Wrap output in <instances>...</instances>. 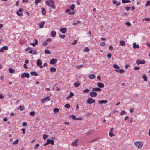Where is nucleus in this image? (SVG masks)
Returning <instances> with one entry per match:
<instances>
[{
  "instance_id": "nucleus-40",
  "label": "nucleus",
  "mask_w": 150,
  "mask_h": 150,
  "mask_svg": "<svg viewBox=\"0 0 150 150\" xmlns=\"http://www.w3.org/2000/svg\"><path fill=\"white\" fill-rule=\"evenodd\" d=\"M41 0H35V2L36 5H37L39 3L41 2Z\"/></svg>"
},
{
  "instance_id": "nucleus-43",
  "label": "nucleus",
  "mask_w": 150,
  "mask_h": 150,
  "mask_svg": "<svg viewBox=\"0 0 150 150\" xmlns=\"http://www.w3.org/2000/svg\"><path fill=\"white\" fill-rule=\"evenodd\" d=\"M30 115L33 116H34L35 114V111H32L31 112H30Z\"/></svg>"
},
{
  "instance_id": "nucleus-46",
  "label": "nucleus",
  "mask_w": 150,
  "mask_h": 150,
  "mask_svg": "<svg viewBox=\"0 0 150 150\" xmlns=\"http://www.w3.org/2000/svg\"><path fill=\"white\" fill-rule=\"evenodd\" d=\"M16 14L20 16H22L23 15V14L22 13H19L18 11H17L16 12Z\"/></svg>"
},
{
  "instance_id": "nucleus-61",
  "label": "nucleus",
  "mask_w": 150,
  "mask_h": 150,
  "mask_svg": "<svg viewBox=\"0 0 150 150\" xmlns=\"http://www.w3.org/2000/svg\"><path fill=\"white\" fill-rule=\"evenodd\" d=\"M77 42V41L76 40H75L74 41V42L72 43V44L73 45H74L76 44Z\"/></svg>"
},
{
  "instance_id": "nucleus-23",
  "label": "nucleus",
  "mask_w": 150,
  "mask_h": 150,
  "mask_svg": "<svg viewBox=\"0 0 150 150\" xmlns=\"http://www.w3.org/2000/svg\"><path fill=\"white\" fill-rule=\"evenodd\" d=\"M122 2L123 3H130L131 1L130 0H122Z\"/></svg>"
},
{
  "instance_id": "nucleus-51",
  "label": "nucleus",
  "mask_w": 150,
  "mask_h": 150,
  "mask_svg": "<svg viewBox=\"0 0 150 150\" xmlns=\"http://www.w3.org/2000/svg\"><path fill=\"white\" fill-rule=\"evenodd\" d=\"M64 106L66 108H70V105L69 104H65Z\"/></svg>"
},
{
  "instance_id": "nucleus-41",
  "label": "nucleus",
  "mask_w": 150,
  "mask_h": 150,
  "mask_svg": "<svg viewBox=\"0 0 150 150\" xmlns=\"http://www.w3.org/2000/svg\"><path fill=\"white\" fill-rule=\"evenodd\" d=\"M89 91L90 90L89 89H87L83 90V92L85 93H88L89 92Z\"/></svg>"
},
{
  "instance_id": "nucleus-56",
  "label": "nucleus",
  "mask_w": 150,
  "mask_h": 150,
  "mask_svg": "<svg viewBox=\"0 0 150 150\" xmlns=\"http://www.w3.org/2000/svg\"><path fill=\"white\" fill-rule=\"evenodd\" d=\"M112 56L111 54L110 53H108L107 54V57L109 58H110Z\"/></svg>"
},
{
  "instance_id": "nucleus-14",
  "label": "nucleus",
  "mask_w": 150,
  "mask_h": 150,
  "mask_svg": "<svg viewBox=\"0 0 150 150\" xmlns=\"http://www.w3.org/2000/svg\"><path fill=\"white\" fill-rule=\"evenodd\" d=\"M98 103L100 105L102 104H106L107 103V101L105 100H101L98 101Z\"/></svg>"
},
{
  "instance_id": "nucleus-15",
  "label": "nucleus",
  "mask_w": 150,
  "mask_h": 150,
  "mask_svg": "<svg viewBox=\"0 0 150 150\" xmlns=\"http://www.w3.org/2000/svg\"><path fill=\"white\" fill-rule=\"evenodd\" d=\"M34 41L35 43H31V45L33 47L35 46L36 45L38 44V41L36 39L34 40Z\"/></svg>"
},
{
  "instance_id": "nucleus-31",
  "label": "nucleus",
  "mask_w": 150,
  "mask_h": 150,
  "mask_svg": "<svg viewBox=\"0 0 150 150\" xmlns=\"http://www.w3.org/2000/svg\"><path fill=\"white\" fill-rule=\"evenodd\" d=\"M120 45L122 46H124L125 44V42L123 41H121L120 42Z\"/></svg>"
},
{
  "instance_id": "nucleus-35",
  "label": "nucleus",
  "mask_w": 150,
  "mask_h": 150,
  "mask_svg": "<svg viewBox=\"0 0 150 150\" xmlns=\"http://www.w3.org/2000/svg\"><path fill=\"white\" fill-rule=\"evenodd\" d=\"M48 135H46L44 134L43 135V138L44 140H45L48 137Z\"/></svg>"
},
{
  "instance_id": "nucleus-47",
  "label": "nucleus",
  "mask_w": 150,
  "mask_h": 150,
  "mask_svg": "<svg viewBox=\"0 0 150 150\" xmlns=\"http://www.w3.org/2000/svg\"><path fill=\"white\" fill-rule=\"evenodd\" d=\"M59 36L60 37V38H61L64 39L65 36V35H61L59 34Z\"/></svg>"
},
{
  "instance_id": "nucleus-57",
  "label": "nucleus",
  "mask_w": 150,
  "mask_h": 150,
  "mask_svg": "<svg viewBox=\"0 0 150 150\" xmlns=\"http://www.w3.org/2000/svg\"><path fill=\"white\" fill-rule=\"evenodd\" d=\"M71 116L72 117V119L76 120V116L75 115H72Z\"/></svg>"
},
{
  "instance_id": "nucleus-37",
  "label": "nucleus",
  "mask_w": 150,
  "mask_h": 150,
  "mask_svg": "<svg viewBox=\"0 0 150 150\" xmlns=\"http://www.w3.org/2000/svg\"><path fill=\"white\" fill-rule=\"evenodd\" d=\"M113 67L115 69H119V66L116 64H115L113 65Z\"/></svg>"
},
{
  "instance_id": "nucleus-50",
  "label": "nucleus",
  "mask_w": 150,
  "mask_h": 150,
  "mask_svg": "<svg viewBox=\"0 0 150 150\" xmlns=\"http://www.w3.org/2000/svg\"><path fill=\"white\" fill-rule=\"evenodd\" d=\"M81 22V21H78L74 23V25H77L78 24H79Z\"/></svg>"
},
{
  "instance_id": "nucleus-33",
  "label": "nucleus",
  "mask_w": 150,
  "mask_h": 150,
  "mask_svg": "<svg viewBox=\"0 0 150 150\" xmlns=\"http://www.w3.org/2000/svg\"><path fill=\"white\" fill-rule=\"evenodd\" d=\"M19 142V140L18 139H17L15 141H14L13 143V145H16Z\"/></svg>"
},
{
  "instance_id": "nucleus-28",
  "label": "nucleus",
  "mask_w": 150,
  "mask_h": 150,
  "mask_svg": "<svg viewBox=\"0 0 150 150\" xmlns=\"http://www.w3.org/2000/svg\"><path fill=\"white\" fill-rule=\"evenodd\" d=\"M19 108L20 110L23 111L25 109V107L24 106H20Z\"/></svg>"
},
{
  "instance_id": "nucleus-2",
  "label": "nucleus",
  "mask_w": 150,
  "mask_h": 150,
  "mask_svg": "<svg viewBox=\"0 0 150 150\" xmlns=\"http://www.w3.org/2000/svg\"><path fill=\"white\" fill-rule=\"evenodd\" d=\"M134 144L135 146L138 149H140L142 148L143 146V143L139 141H136L134 142Z\"/></svg>"
},
{
  "instance_id": "nucleus-38",
  "label": "nucleus",
  "mask_w": 150,
  "mask_h": 150,
  "mask_svg": "<svg viewBox=\"0 0 150 150\" xmlns=\"http://www.w3.org/2000/svg\"><path fill=\"white\" fill-rule=\"evenodd\" d=\"M80 85V83H74V86L75 87H78Z\"/></svg>"
},
{
  "instance_id": "nucleus-25",
  "label": "nucleus",
  "mask_w": 150,
  "mask_h": 150,
  "mask_svg": "<svg viewBox=\"0 0 150 150\" xmlns=\"http://www.w3.org/2000/svg\"><path fill=\"white\" fill-rule=\"evenodd\" d=\"M56 32L53 31H52L51 34V36L53 37H54L56 35Z\"/></svg>"
},
{
  "instance_id": "nucleus-60",
  "label": "nucleus",
  "mask_w": 150,
  "mask_h": 150,
  "mask_svg": "<svg viewBox=\"0 0 150 150\" xmlns=\"http://www.w3.org/2000/svg\"><path fill=\"white\" fill-rule=\"evenodd\" d=\"M47 44V42L46 41L43 43V45L44 46H46Z\"/></svg>"
},
{
  "instance_id": "nucleus-7",
  "label": "nucleus",
  "mask_w": 150,
  "mask_h": 150,
  "mask_svg": "<svg viewBox=\"0 0 150 150\" xmlns=\"http://www.w3.org/2000/svg\"><path fill=\"white\" fill-rule=\"evenodd\" d=\"M37 64L40 68H42L43 66L42 65V62L40 59H38L37 61Z\"/></svg>"
},
{
  "instance_id": "nucleus-32",
  "label": "nucleus",
  "mask_w": 150,
  "mask_h": 150,
  "mask_svg": "<svg viewBox=\"0 0 150 150\" xmlns=\"http://www.w3.org/2000/svg\"><path fill=\"white\" fill-rule=\"evenodd\" d=\"M59 111V109L58 108H54L53 110V111L55 113H56L58 112Z\"/></svg>"
},
{
  "instance_id": "nucleus-44",
  "label": "nucleus",
  "mask_w": 150,
  "mask_h": 150,
  "mask_svg": "<svg viewBox=\"0 0 150 150\" xmlns=\"http://www.w3.org/2000/svg\"><path fill=\"white\" fill-rule=\"evenodd\" d=\"M148 5H150V1L148 0L147 1V3L145 5V6L147 7L148 6Z\"/></svg>"
},
{
  "instance_id": "nucleus-54",
  "label": "nucleus",
  "mask_w": 150,
  "mask_h": 150,
  "mask_svg": "<svg viewBox=\"0 0 150 150\" xmlns=\"http://www.w3.org/2000/svg\"><path fill=\"white\" fill-rule=\"evenodd\" d=\"M27 125V124L25 122H24L22 124V125L23 126H26Z\"/></svg>"
},
{
  "instance_id": "nucleus-52",
  "label": "nucleus",
  "mask_w": 150,
  "mask_h": 150,
  "mask_svg": "<svg viewBox=\"0 0 150 150\" xmlns=\"http://www.w3.org/2000/svg\"><path fill=\"white\" fill-rule=\"evenodd\" d=\"M39 146V144H37L36 145L34 146V148L35 149H37L38 148Z\"/></svg>"
},
{
  "instance_id": "nucleus-49",
  "label": "nucleus",
  "mask_w": 150,
  "mask_h": 150,
  "mask_svg": "<svg viewBox=\"0 0 150 150\" xmlns=\"http://www.w3.org/2000/svg\"><path fill=\"white\" fill-rule=\"evenodd\" d=\"M45 101H49L50 100L49 97H46L44 98Z\"/></svg>"
},
{
  "instance_id": "nucleus-5",
  "label": "nucleus",
  "mask_w": 150,
  "mask_h": 150,
  "mask_svg": "<svg viewBox=\"0 0 150 150\" xmlns=\"http://www.w3.org/2000/svg\"><path fill=\"white\" fill-rule=\"evenodd\" d=\"M87 103L89 104H91L92 103H94L95 102V100H93L91 98H88L87 101Z\"/></svg>"
},
{
  "instance_id": "nucleus-18",
  "label": "nucleus",
  "mask_w": 150,
  "mask_h": 150,
  "mask_svg": "<svg viewBox=\"0 0 150 150\" xmlns=\"http://www.w3.org/2000/svg\"><path fill=\"white\" fill-rule=\"evenodd\" d=\"M92 90L93 91H101L102 89L96 87L93 88Z\"/></svg>"
},
{
  "instance_id": "nucleus-4",
  "label": "nucleus",
  "mask_w": 150,
  "mask_h": 150,
  "mask_svg": "<svg viewBox=\"0 0 150 150\" xmlns=\"http://www.w3.org/2000/svg\"><path fill=\"white\" fill-rule=\"evenodd\" d=\"M136 63L138 65L140 64H144L146 63V61L145 60L143 59L142 60H137L136 62Z\"/></svg>"
},
{
  "instance_id": "nucleus-53",
  "label": "nucleus",
  "mask_w": 150,
  "mask_h": 150,
  "mask_svg": "<svg viewBox=\"0 0 150 150\" xmlns=\"http://www.w3.org/2000/svg\"><path fill=\"white\" fill-rule=\"evenodd\" d=\"M134 69L136 70H139L140 68L138 67H134Z\"/></svg>"
},
{
  "instance_id": "nucleus-24",
  "label": "nucleus",
  "mask_w": 150,
  "mask_h": 150,
  "mask_svg": "<svg viewBox=\"0 0 150 150\" xmlns=\"http://www.w3.org/2000/svg\"><path fill=\"white\" fill-rule=\"evenodd\" d=\"M89 77L91 79H94L95 78V75L94 74H92L89 76Z\"/></svg>"
},
{
  "instance_id": "nucleus-48",
  "label": "nucleus",
  "mask_w": 150,
  "mask_h": 150,
  "mask_svg": "<svg viewBox=\"0 0 150 150\" xmlns=\"http://www.w3.org/2000/svg\"><path fill=\"white\" fill-rule=\"evenodd\" d=\"M126 113V112L124 110H123L120 113V114L121 115H123Z\"/></svg>"
},
{
  "instance_id": "nucleus-27",
  "label": "nucleus",
  "mask_w": 150,
  "mask_h": 150,
  "mask_svg": "<svg viewBox=\"0 0 150 150\" xmlns=\"http://www.w3.org/2000/svg\"><path fill=\"white\" fill-rule=\"evenodd\" d=\"M50 71L51 72H55L56 71V68H54V67H51L50 68Z\"/></svg>"
},
{
  "instance_id": "nucleus-20",
  "label": "nucleus",
  "mask_w": 150,
  "mask_h": 150,
  "mask_svg": "<svg viewBox=\"0 0 150 150\" xmlns=\"http://www.w3.org/2000/svg\"><path fill=\"white\" fill-rule=\"evenodd\" d=\"M133 47L134 48H139V46L138 44H137L135 43H134L133 44Z\"/></svg>"
},
{
  "instance_id": "nucleus-1",
  "label": "nucleus",
  "mask_w": 150,
  "mask_h": 150,
  "mask_svg": "<svg viewBox=\"0 0 150 150\" xmlns=\"http://www.w3.org/2000/svg\"><path fill=\"white\" fill-rule=\"evenodd\" d=\"M46 4L51 7L55 9V6L53 0H46Z\"/></svg>"
},
{
  "instance_id": "nucleus-21",
  "label": "nucleus",
  "mask_w": 150,
  "mask_h": 150,
  "mask_svg": "<svg viewBox=\"0 0 150 150\" xmlns=\"http://www.w3.org/2000/svg\"><path fill=\"white\" fill-rule=\"evenodd\" d=\"M47 141L48 142L49 144H51L52 145H53L54 144V141L52 139H48L47 140Z\"/></svg>"
},
{
  "instance_id": "nucleus-10",
  "label": "nucleus",
  "mask_w": 150,
  "mask_h": 150,
  "mask_svg": "<svg viewBox=\"0 0 150 150\" xmlns=\"http://www.w3.org/2000/svg\"><path fill=\"white\" fill-rule=\"evenodd\" d=\"M114 129L113 128H111L110 129V131L109 132V134L110 136L112 137L114 136V134L113 133Z\"/></svg>"
},
{
  "instance_id": "nucleus-62",
  "label": "nucleus",
  "mask_w": 150,
  "mask_h": 150,
  "mask_svg": "<svg viewBox=\"0 0 150 150\" xmlns=\"http://www.w3.org/2000/svg\"><path fill=\"white\" fill-rule=\"evenodd\" d=\"M21 130L23 131V134H25V129H24L22 128L21 129Z\"/></svg>"
},
{
  "instance_id": "nucleus-29",
  "label": "nucleus",
  "mask_w": 150,
  "mask_h": 150,
  "mask_svg": "<svg viewBox=\"0 0 150 150\" xmlns=\"http://www.w3.org/2000/svg\"><path fill=\"white\" fill-rule=\"evenodd\" d=\"M9 72L11 73H14L15 72V70L12 68H10L9 69Z\"/></svg>"
},
{
  "instance_id": "nucleus-16",
  "label": "nucleus",
  "mask_w": 150,
  "mask_h": 150,
  "mask_svg": "<svg viewBox=\"0 0 150 150\" xmlns=\"http://www.w3.org/2000/svg\"><path fill=\"white\" fill-rule=\"evenodd\" d=\"M115 71L119 73L120 74H122L125 72V70L122 69H121L120 70H117V69H115Z\"/></svg>"
},
{
  "instance_id": "nucleus-26",
  "label": "nucleus",
  "mask_w": 150,
  "mask_h": 150,
  "mask_svg": "<svg viewBox=\"0 0 150 150\" xmlns=\"http://www.w3.org/2000/svg\"><path fill=\"white\" fill-rule=\"evenodd\" d=\"M30 74L32 75H34L35 76H37L38 75V74L37 72H35V71L31 72Z\"/></svg>"
},
{
  "instance_id": "nucleus-19",
  "label": "nucleus",
  "mask_w": 150,
  "mask_h": 150,
  "mask_svg": "<svg viewBox=\"0 0 150 150\" xmlns=\"http://www.w3.org/2000/svg\"><path fill=\"white\" fill-rule=\"evenodd\" d=\"M70 9H68L65 11V12L70 15H73L75 13L74 12H73V13L70 12Z\"/></svg>"
},
{
  "instance_id": "nucleus-34",
  "label": "nucleus",
  "mask_w": 150,
  "mask_h": 150,
  "mask_svg": "<svg viewBox=\"0 0 150 150\" xmlns=\"http://www.w3.org/2000/svg\"><path fill=\"white\" fill-rule=\"evenodd\" d=\"M143 78L145 81H147V78L145 75H144L143 77Z\"/></svg>"
},
{
  "instance_id": "nucleus-42",
  "label": "nucleus",
  "mask_w": 150,
  "mask_h": 150,
  "mask_svg": "<svg viewBox=\"0 0 150 150\" xmlns=\"http://www.w3.org/2000/svg\"><path fill=\"white\" fill-rule=\"evenodd\" d=\"M105 45V42H102L100 43V46H104Z\"/></svg>"
},
{
  "instance_id": "nucleus-63",
  "label": "nucleus",
  "mask_w": 150,
  "mask_h": 150,
  "mask_svg": "<svg viewBox=\"0 0 150 150\" xmlns=\"http://www.w3.org/2000/svg\"><path fill=\"white\" fill-rule=\"evenodd\" d=\"M4 97V96L2 94H0V99H3Z\"/></svg>"
},
{
  "instance_id": "nucleus-59",
  "label": "nucleus",
  "mask_w": 150,
  "mask_h": 150,
  "mask_svg": "<svg viewBox=\"0 0 150 150\" xmlns=\"http://www.w3.org/2000/svg\"><path fill=\"white\" fill-rule=\"evenodd\" d=\"M130 9V7H126L125 9L127 11H129Z\"/></svg>"
},
{
  "instance_id": "nucleus-17",
  "label": "nucleus",
  "mask_w": 150,
  "mask_h": 150,
  "mask_svg": "<svg viewBox=\"0 0 150 150\" xmlns=\"http://www.w3.org/2000/svg\"><path fill=\"white\" fill-rule=\"evenodd\" d=\"M45 24V22L42 21L41 23H40L39 25V28H42L44 27Z\"/></svg>"
},
{
  "instance_id": "nucleus-11",
  "label": "nucleus",
  "mask_w": 150,
  "mask_h": 150,
  "mask_svg": "<svg viewBox=\"0 0 150 150\" xmlns=\"http://www.w3.org/2000/svg\"><path fill=\"white\" fill-rule=\"evenodd\" d=\"M78 139H76L74 142L72 143L71 145L74 146H77L78 145Z\"/></svg>"
},
{
  "instance_id": "nucleus-6",
  "label": "nucleus",
  "mask_w": 150,
  "mask_h": 150,
  "mask_svg": "<svg viewBox=\"0 0 150 150\" xmlns=\"http://www.w3.org/2000/svg\"><path fill=\"white\" fill-rule=\"evenodd\" d=\"M8 47L6 46H4L0 48V52L3 53L4 52V50H8Z\"/></svg>"
},
{
  "instance_id": "nucleus-64",
  "label": "nucleus",
  "mask_w": 150,
  "mask_h": 150,
  "mask_svg": "<svg viewBox=\"0 0 150 150\" xmlns=\"http://www.w3.org/2000/svg\"><path fill=\"white\" fill-rule=\"evenodd\" d=\"M23 9L22 8H20L18 10V12H19L21 13L23 11Z\"/></svg>"
},
{
  "instance_id": "nucleus-22",
  "label": "nucleus",
  "mask_w": 150,
  "mask_h": 150,
  "mask_svg": "<svg viewBox=\"0 0 150 150\" xmlns=\"http://www.w3.org/2000/svg\"><path fill=\"white\" fill-rule=\"evenodd\" d=\"M42 10V14L43 15H45L46 14V11L44 8L42 7L41 8Z\"/></svg>"
},
{
  "instance_id": "nucleus-12",
  "label": "nucleus",
  "mask_w": 150,
  "mask_h": 150,
  "mask_svg": "<svg viewBox=\"0 0 150 150\" xmlns=\"http://www.w3.org/2000/svg\"><path fill=\"white\" fill-rule=\"evenodd\" d=\"M67 30V29L65 28H61L60 29V31L63 34H65Z\"/></svg>"
},
{
  "instance_id": "nucleus-8",
  "label": "nucleus",
  "mask_w": 150,
  "mask_h": 150,
  "mask_svg": "<svg viewBox=\"0 0 150 150\" xmlns=\"http://www.w3.org/2000/svg\"><path fill=\"white\" fill-rule=\"evenodd\" d=\"M57 61V59L53 58L51 59L50 61V64H54L56 63Z\"/></svg>"
},
{
  "instance_id": "nucleus-13",
  "label": "nucleus",
  "mask_w": 150,
  "mask_h": 150,
  "mask_svg": "<svg viewBox=\"0 0 150 150\" xmlns=\"http://www.w3.org/2000/svg\"><path fill=\"white\" fill-rule=\"evenodd\" d=\"M97 86L98 87L100 88H103L104 87V84L101 83H98L97 84Z\"/></svg>"
},
{
  "instance_id": "nucleus-36",
  "label": "nucleus",
  "mask_w": 150,
  "mask_h": 150,
  "mask_svg": "<svg viewBox=\"0 0 150 150\" xmlns=\"http://www.w3.org/2000/svg\"><path fill=\"white\" fill-rule=\"evenodd\" d=\"M75 5L74 4H72L70 7V8L72 10V11H73L74 8H75Z\"/></svg>"
},
{
  "instance_id": "nucleus-45",
  "label": "nucleus",
  "mask_w": 150,
  "mask_h": 150,
  "mask_svg": "<svg viewBox=\"0 0 150 150\" xmlns=\"http://www.w3.org/2000/svg\"><path fill=\"white\" fill-rule=\"evenodd\" d=\"M125 24L127 26H128L129 27H130L131 26V24L129 22H126L125 23Z\"/></svg>"
},
{
  "instance_id": "nucleus-30",
  "label": "nucleus",
  "mask_w": 150,
  "mask_h": 150,
  "mask_svg": "<svg viewBox=\"0 0 150 150\" xmlns=\"http://www.w3.org/2000/svg\"><path fill=\"white\" fill-rule=\"evenodd\" d=\"M45 53V54H51L50 52L48 50H45L44 51Z\"/></svg>"
},
{
  "instance_id": "nucleus-55",
  "label": "nucleus",
  "mask_w": 150,
  "mask_h": 150,
  "mask_svg": "<svg viewBox=\"0 0 150 150\" xmlns=\"http://www.w3.org/2000/svg\"><path fill=\"white\" fill-rule=\"evenodd\" d=\"M109 49L110 50H113V48L112 46H110L109 47Z\"/></svg>"
},
{
  "instance_id": "nucleus-58",
  "label": "nucleus",
  "mask_w": 150,
  "mask_h": 150,
  "mask_svg": "<svg viewBox=\"0 0 150 150\" xmlns=\"http://www.w3.org/2000/svg\"><path fill=\"white\" fill-rule=\"evenodd\" d=\"M74 93L72 92H70V96H69L71 98L72 96H74Z\"/></svg>"
},
{
  "instance_id": "nucleus-9",
  "label": "nucleus",
  "mask_w": 150,
  "mask_h": 150,
  "mask_svg": "<svg viewBox=\"0 0 150 150\" xmlns=\"http://www.w3.org/2000/svg\"><path fill=\"white\" fill-rule=\"evenodd\" d=\"M97 93L94 91L91 92L90 93V96L92 97H95L97 96Z\"/></svg>"
},
{
  "instance_id": "nucleus-3",
  "label": "nucleus",
  "mask_w": 150,
  "mask_h": 150,
  "mask_svg": "<svg viewBox=\"0 0 150 150\" xmlns=\"http://www.w3.org/2000/svg\"><path fill=\"white\" fill-rule=\"evenodd\" d=\"M30 77V74L28 73L25 72L22 73L21 74V78L23 79L24 78H29Z\"/></svg>"
},
{
  "instance_id": "nucleus-39",
  "label": "nucleus",
  "mask_w": 150,
  "mask_h": 150,
  "mask_svg": "<svg viewBox=\"0 0 150 150\" xmlns=\"http://www.w3.org/2000/svg\"><path fill=\"white\" fill-rule=\"evenodd\" d=\"M85 52H88L89 51V49L87 47H85L84 50Z\"/></svg>"
}]
</instances>
